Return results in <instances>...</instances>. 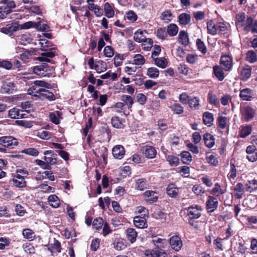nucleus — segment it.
<instances>
[{
    "mask_svg": "<svg viewBox=\"0 0 257 257\" xmlns=\"http://www.w3.org/2000/svg\"><path fill=\"white\" fill-rule=\"evenodd\" d=\"M43 88H51V85L43 80H36L28 90V93L35 97H39Z\"/></svg>",
    "mask_w": 257,
    "mask_h": 257,
    "instance_id": "f257e3e1",
    "label": "nucleus"
},
{
    "mask_svg": "<svg viewBox=\"0 0 257 257\" xmlns=\"http://www.w3.org/2000/svg\"><path fill=\"white\" fill-rule=\"evenodd\" d=\"M240 118L244 122L251 120L255 115V110L248 105L242 106L240 108Z\"/></svg>",
    "mask_w": 257,
    "mask_h": 257,
    "instance_id": "f03ea898",
    "label": "nucleus"
},
{
    "mask_svg": "<svg viewBox=\"0 0 257 257\" xmlns=\"http://www.w3.org/2000/svg\"><path fill=\"white\" fill-rule=\"evenodd\" d=\"M40 56L37 57V60L41 62L53 63L51 59L58 54V50L55 47L43 50Z\"/></svg>",
    "mask_w": 257,
    "mask_h": 257,
    "instance_id": "7ed1b4c3",
    "label": "nucleus"
},
{
    "mask_svg": "<svg viewBox=\"0 0 257 257\" xmlns=\"http://www.w3.org/2000/svg\"><path fill=\"white\" fill-rule=\"evenodd\" d=\"M33 72L41 77H49L53 71L52 67H49L47 64H43L34 67Z\"/></svg>",
    "mask_w": 257,
    "mask_h": 257,
    "instance_id": "20e7f679",
    "label": "nucleus"
},
{
    "mask_svg": "<svg viewBox=\"0 0 257 257\" xmlns=\"http://www.w3.org/2000/svg\"><path fill=\"white\" fill-rule=\"evenodd\" d=\"M89 68L91 69H95L98 73L104 72L107 69L106 63L102 60L96 61L94 63L93 57L89 58L88 61Z\"/></svg>",
    "mask_w": 257,
    "mask_h": 257,
    "instance_id": "39448f33",
    "label": "nucleus"
},
{
    "mask_svg": "<svg viewBox=\"0 0 257 257\" xmlns=\"http://www.w3.org/2000/svg\"><path fill=\"white\" fill-rule=\"evenodd\" d=\"M220 64L224 70L226 71H230L233 65L232 57L228 55H222L220 60Z\"/></svg>",
    "mask_w": 257,
    "mask_h": 257,
    "instance_id": "423d86ee",
    "label": "nucleus"
},
{
    "mask_svg": "<svg viewBox=\"0 0 257 257\" xmlns=\"http://www.w3.org/2000/svg\"><path fill=\"white\" fill-rule=\"evenodd\" d=\"M0 144L5 147L13 148L18 145V142L12 136H4L0 138Z\"/></svg>",
    "mask_w": 257,
    "mask_h": 257,
    "instance_id": "0eeeda50",
    "label": "nucleus"
},
{
    "mask_svg": "<svg viewBox=\"0 0 257 257\" xmlns=\"http://www.w3.org/2000/svg\"><path fill=\"white\" fill-rule=\"evenodd\" d=\"M201 207L199 205L191 206L187 209V215L190 219H198L201 216Z\"/></svg>",
    "mask_w": 257,
    "mask_h": 257,
    "instance_id": "6e6552de",
    "label": "nucleus"
},
{
    "mask_svg": "<svg viewBox=\"0 0 257 257\" xmlns=\"http://www.w3.org/2000/svg\"><path fill=\"white\" fill-rule=\"evenodd\" d=\"M145 257H167V255L162 249L154 248L146 250L145 252Z\"/></svg>",
    "mask_w": 257,
    "mask_h": 257,
    "instance_id": "1a4fd4ad",
    "label": "nucleus"
},
{
    "mask_svg": "<svg viewBox=\"0 0 257 257\" xmlns=\"http://www.w3.org/2000/svg\"><path fill=\"white\" fill-rule=\"evenodd\" d=\"M170 245L172 249L178 251L182 247L183 243L179 236L174 235L169 240Z\"/></svg>",
    "mask_w": 257,
    "mask_h": 257,
    "instance_id": "9d476101",
    "label": "nucleus"
},
{
    "mask_svg": "<svg viewBox=\"0 0 257 257\" xmlns=\"http://www.w3.org/2000/svg\"><path fill=\"white\" fill-rule=\"evenodd\" d=\"M16 90V86L14 83L10 81H6L3 82L1 91L2 93H12Z\"/></svg>",
    "mask_w": 257,
    "mask_h": 257,
    "instance_id": "9b49d317",
    "label": "nucleus"
},
{
    "mask_svg": "<svg viewBox=\"0 0 257 257\" xmlns=\"http://www.w3.org/2000/svg\"><path fill=\"white\" fill-rule=\"evenodd\" d=\"M218 202L217 199L209 196L206 201V209L208 212H212L215 210L218 207Z\"/></svg>",
    "mask_w": 257,
    "mask_h": 257,
    "instance_id": "f8f14e48",
    "label": "nucleus"
},
{
    "mask_svg": "<svg viewBox=\"0 0 257 257\" xmlns=\"http://www.w3.org/2000/svg\"><path fill=\"white\" fill-rule=\"evenodd\" d=\"M19 25L17 23H13L6 25V27L1 28V32L7 35H12L13 34L18 30Z\"/></svg>",
    "mask_w": 257,
    "mask_h": 257,
    "instance_id": "ddd939ff",
    "label": "nucleus"
},
{
    "mask_svg": "<svg viewBox=\"0 0 257 257\" xmlns=\"http://www.w3.org/2000/svg\"><path fill=\"white\" fill-rule=\"evenodd\" d=\"M142 151L148 158L153 159L156 157L157 151L155 148L150 146H145L142 148Z\"/></svg>",
    "mask_w": 257,
    "mask_h": 257,
    "instance_id": "4468645a",
    "label": "nucleus"
},
{
    "mask_svg": "<svg viewBox=\"0 0 257 257\" xmlns=\"http://www.w3.org/2000/svg\"><path fill=\"white\" fill-rule=\"evenodd\" d=\"M251 68L248 65H246L239 69L240 79L243 81H247L250 77Z\"/></svg>",
    "mask_w": 257,
    "mask_h": 257,
    "instance_id": "2eb2a0df",
    "label": "nucleus"
},
{
    "mask_svg": "<svg viewBox=\"0 0 257 257\" xmlns=\"http://www.w3.org/2000/svg\"><path fill=\"white\" fill-rule=\"evenodd\" d=\"M144 199L150 203L157 201L158 199L157 194L156 192L152 190L145 191L143 194Z\"/></svg>",
    "mask_w": 257,
    "mask_h": 257,
    "instance_id": "dca6fc26",
    "label": "nucleus"
},
{
    "mask_svg": "<svg viewBox=\"0 0 257 257\" xmlns=\"http://www.w3.org/2000/svg\"><path fill=\"white\" fill-rule=\"evenodd\" d=\"M244 188L241 183H237L233 187V191L235 198L239 199L242 197L244 192Z\"/></svg>",
    "mask_w": 257,
    "mask_h": 257,
    "instance_id": "f3484780",
    "label": "nucleus"
},
{
    "mask_svg": "<svg viewBox=\"0 0 257 257\" xmlns=\"http://www.w3.org/2000/svg\"><path fill=\"white\" fill-rule=\"evenodd\" d=\"M112 155L115 158L121 159L125 154V150L121 145L115 146L112 150Z\"/></svg>",
    "mask_w": 257,
    "mask_h": 257,
    "instance_id": "a211bd4d",
    "label": "nucleus"
},
{
    "mask_svg": "<svg viewBox=\"0 0 257 257\" xmlns=\"http://www.w3.org/2000/svg\"><path fill=\"white\" fill-rule=\"evenodd\" d=\"M135 226L139 228H145L148 226L147 220L145 216H137L134 218Z\"/></svg>",
    "mask_w": 257,
    "mask_h": 257,
    "instance_id": "6ab92c4d",
    "label": "nucleus"
},
{
    "mask_svg": "<svg viewBox=\"0 0 257 257\" xmlns=\"http://www.w3.org/2000/svg\"><path fill=\"white\" fill-rule=\"evenodd\" d=\"M252 95V90L250 88H244L240 91L239 96L244 101H251Z\"/></svg>",
    "mask_w": 257,
    "mask_h": 257,
    "instance_id": "aec40b11",
    "label": "nucleus"
},
{
    "mask_svg": "<svg viewBox=\"0 0 257 257\" xmlns=\"http://www.w3.org/2000/svg\"><path fill=\"white\" fill-rule=\"evenodd\" d=\"M48 249L52 253H57L61 252V244L60 242L55 238L53 239V242L46 245Z\"/></svg>",
    "mask_w": 257,
    "mask_h": 257,
    "instance_id": "412c9836",
    "label": "nucleus"
},
{
    "mask_svg": "<svg viewBox=\"0 0 257 257\" xmlns=\"http://www.w3.org/2000/svg\"><path fill=\"white\" fill-rule=\"evenodd\" d=\"M179 189L175 185L170 184L167 187V193L171 197L175 198L178 195Z\"/></svg>",
    "mask_w": 257,
    "mask_h": 257,
    "instance_id": "4be33fe9",
    "label": "nucleus"
},
{
    "mask_svg": "<svg viewBox=\"0 0 257 257\" xmlns=\"http://www.w3.org/2000/svg\"><path fill=\"white\" fill-rule=\"evenodd\" d=\"M252 132L251 126L249 124L241 125L239 130V136L241 138H244L249 135Z\"/></svg>",
    "mask_w": 257,
    "mask_h": 257,
    "instance_id": "5701e85b",
    "label": "nucleus"
},
{
    "mask_svg": "<svg viewBox=\"0 0 257 257\" xmlns=\"http://www.w3.org/2000/svg\"><path fill=\"white\" fill-rule=\"evenodd\" d=\"M245 190L248 192H252L257 189V180H248L245 184Z\"/></svg>",
    "mask_w": 257,
    "mask_h": 257,
    "instance_id": "b1692460",
    "label": "nucleus"
},
{
    "mask_svg": "<svg viewBox=\"0 0 257 257\" xmlns=\"http://www.w3.org/2000/svg\"><path fill=\"white\" fill-rule=\"evenodd\" d=\"M187 104L191 108L198 110L200 106V99L196 96L190 97Z\"/></svg>",
    "mask_w": 257,
    "mask_h": 257,
    "instance_id": "393cba45",
    "label": "nucleus"
},
{
    "mask_svg": "<svg viewBox=\"0 0 257 257\" xmlns=\"http://www.w3.org/2000/svg\"><path fill=\"white\" fill-rule=\"evenodd\" d=\"M222 68L218 65H215L213 67V74L219 81H222L224 77V74Z\"/></svg>",
    "mask_w": 257,
    "mask_h": 257,
    "instance_id": "a878e982",
    "label": "nucleus"
},
{
    "mask_svg": "<svg viewBox=\"0 0 257 257\" xmlns=\"http://www.w3.org/2000/svg\"><path fill=\"white\" fill-rule=\"evenodd\" d=\"M203 140L205 145L209 148L214 146L215 144V139L214 137L209 133H206L204 135Z\"/></svg>",
    "mask_w": 257,
    "mask_h": 257,
    "instance_id": "bb28decb",
    "label": "nucleus"
},
{
    "mask_svg": "<svg viewBox=\"0 0 257 257\" xmlns=\"http://www.w3.org/2000/svg\"><path fill=\"white\" fill-rule=\"evenodd\" d=\"M144 33H147L146 31L141 29L137 30V31L134 33V40L138 43L143 42L146 39H147L144 35Z\"/></svg>",
    "mask_w": 257,
    "mask_h": 257,
    "instance_id": "cd10ccee",
    "label": "nucleus"
},
{
    "mask_svg": "<svg viewBox=\"0 0 257 257\" xmlns=\"http://www.w3.org/2000/svg\"><path fill=\"white\" fill-rule=\"evenodd\" d=\"M207 99L209 103L213 104L216 107H218L220 105L219 99L212 91H209L207 95Z\"/></svg>",
    "mask_w": 257,
    "mask_h": 257,
    "instance_id": "c85d7f7f",
    "label": "nucleus"
},
{
    "mask_svg": "<svg viewBox=\"0 0 257 257\" xmlns=\"http://www.w3.org/2000/svg\"><path fill=\"white\" fill-rule=\"evenodd\" d=\"M226 192V190L223 189L218 183L215 184L214 187L210 191V193L215 196H218L223 194Z\"/></svg>",
    "mask_w": 257,
    "mask_h": 257,
    "instance_id": "c756f323",
    "label": "nucleus"
},
{
    "mask_svg": "<svg viewBox=\"0 0 257 257\" xmlns=\"http://www.w3.org/2000/svg\"><path fill=\"white\" fill-rule=\"evenodd\" d=\"M203 120L204 123L207 126H211L214 120L213 114L209 112H205L203 114Z\"/></svg>",
    "mask_w": 257,
    "mask_h": 257,
    "instance_id": "7c9ffc66",
    "label": "nucleus"
},
{
    "mask_svg": "<svg viewBox=\"0 0 257 257\" xmlns=\"http://www.w3.org/2000/svg\"><path fill=\"white\" fill-rule=\"evenodd\" d=\"M126 237L128 240L131 243H134L136 240V238L138 235L137 232L135 229L133 228H128L126 230Z\"/></svg>",
    "mask_w": 257,
    "mask_h": 257,
    "instance_id": "2f4dec72",
    "label": "nucleus"
},
{
    "mask_svg": "<svg viewBox=\"0 0 257 257\" xmlns=\"http://www.w3.org/2000/svg\"><path fill=\"white\" fill-rule=\"evenodd\" d=\"M41 99L47 98L49 100L55 99V96L52 92H50L45 88H43L39 96Z\"/></svg>",
    "mask_w": 257,
    "mask_h": 257,
    "instance_id": "473e14b6",
    "label": "nucleus"
},
{
    "mask_svg": "<svg viewBox=\"0 0 257 257\" xmlns=\"http://www.w3.org/2000/svg\"><path fill=\"white\" fill-rule=\"evenodd\" d=\"M178 40L180 43L186 46L189 43V38L187 33L184 31H181L178 35Z\"/></svg>",
    "mask_w": 257,
    "mask_h": 257,
    "instance_id": "72a5a7b5",
    "label": "nucleus"
},
{
    "mask_svg": "<svg viewBox=\"0 0 257 257\" xmlns=\"http://www.w3.org/2000/svg\"><path fill=\"white\" fill-rule=\"evenodd\" d=\"M148 186V184L145 179L141 178L136 180L135 187L139 190L143 191L146 189Z\"/></svg>",
    "mask_w": 257,
    "mask_h": 257,
    "instance_id": "f704fd0d",
    "label": "nucleus"
},
{
    "mask_svg": "<svg viewBox=\"0 0 257 257\" xmlns=\"http://www.w3.org/2000/svg\"><path fill=\"white\" fill-rule=\"evenodd\" d=\"M105 15L108 18H112L114 15V11L112 6L108 2L105 3L104 6Z\"/></svg>",
    "mask_w": 257,
    "mask_h": 257,
    "instance_id": "c9c22d12",
    "label": "nucleus"
},
{
    "mask_svg": "<svg viewBox=\"0 0 257 257\" xmlns=\"http://www.w3.org/2000/svg\"><path fill=\"white\" fill-rule=\"evenodd\" d=\"M48 200L49 204L54 208H57L60 206V200L55 195H50L48 198Z\"/></svg>",
    "mask_w": 257,
    "mask_h": 257,
    "instance_id": "e433bc0d",
    "label": "nucleus"
},
{
    "mask_svg": "<svg viewBox=\"0 0 257 257\" xmlns=\"http://www.w3.org/2000/svg\"><path fill=\"white\" fill-rule=\"evenodd\" d=\"M178 30V27L176 24H170L167 27V34H168L171 37L175 36L177 34Z\"/></svg>",
    "mask_w": 257,
    "mask_h": 257,
    "instance_id": "4c0bfd02",
    "label": "nucleus"
},
{
    "mask_svg": "<svg viewBox=\"0 0 257 257\" xmlns=\"http://www.w3.org/2000/svg\"><path fill=\"white\" fill-rule=\"evenodd\" d=\"M178 21L180 24L182 25H186L190 22V16L186 13L181 14L179 16Z\"/></svg>",
    "mask_w": 257,
    "mask_h": 257,
    "instance_id": "58836bf2",
    "label": "nucleus"
},
{
    "mask_svg": "<svg viewBox=\"0 0 257 257\" xmlns=\"http://www.w3.org/2000/svg\"><path fill=\"white\" fill-rule=\"evenodd\" d=\"M22 234L24 237L28 239L29 241L33 240L36 237L35 232L29 228L24 229Z\"/></svg>",
    "mask_w": 257,
    "mask_h": 257,
    "instance_id": "ea45409f",
    "label": "nucleus"
},
{
    "mask_svg": "<svg viewBox=\"0 0 257 257\" xmlns=\"http://www.w3.org/2000/svg\"><path fill=\"white\" fill-rule=\"evenodd\" d=\"M60 115L61 112L58 111L50 112L49 115L50 120L54 123L58 124L60 123Z\"/></svg>",
    "mask_w": 257,
    "mask_h": 257,
    "instance_id": "a19ab883",
    "label": "nucleus"
},
{
    "mask_svg": "<svg viewBox=\"0 0 257 257\" xmlns=\"http://www.w3.org/2000/svg\"><path fill=\"white\" fill-rule=\"evenodd\" d=\"M160 74L159 70L156 67H150L147 69V75L151 78H157Z\"/></svg>",
    "mask_w": 257,
    "mask_h": 257,
    "instance_id": "79ce46f5",
    "label": "nucleus"
},
{
    "mask_svg": "<svg viewBox=\"0 0 257 257\" xmlns=\"http://www.w3.org/2000/svg\"><path fill=\"white\" fill-rule=\"evenodd\" d=\"M155 64L158 67L161 68H165L167 66V61L164 57L155 58L153 59Z\"/></svg>",
    "mask_w": 257,
    "mask_h": 257,
    "instance_id": "37998d69",
    "label": "nucleus"
},
{
    "mask_svg": "<svg viewBox=\"0 0 257 257\" xmlns=\"http://www.w3.org/2000/svg\"><path fill=\"white\" fill-rule=\"evenodd\" d=\"M20 43L23 45H26L27 44L30 43L32 40L31 34L26 33L22 34L19 36Z\"/></svg>",
    "mask_w": 257,
    "mask_h": 257,
    "instance_id": "c03bdc74",
    "label": "nucleus"
},
{
    "mask_svg": "<svg viewBox=\"0 0 257 257\" xmlns=\"http://www.w3.org/2000/svg\"><path fill=\"white\" fill-rule=\"evenodd\" d=\"M114 248L117 250H121L126 247L123 240L120 238L115 239L113 243Z\"/></svg>",
    "mask_w": 257,
    "mask_h": 257,
    "instance_id": "a18cd8bd",
    "label": "nucleus"
},
{
    "mask_svg": "<svg viewBox=\"0 0 257 257\" xmlns=\"http://www.w3.org/2000/svg\"><path fill=\"white\" fill-rule=\"evenodd\" d=\"M207 28L208 33L212 35H215L217 32V24L215 25L213 21H211L207 23Z\"/></svg>",
    "mask_w": 257,
    "mask_h": 257,
    "instance_id": "49530a36",
    "label": "nucleus"
},
{
    "mask_svg": "<svg viewBox=\"0 0 257 257\" xmlns=\"http://www.w3.org/2000/svg\"><path fill=\"white\" fill-rule=\"evenodd\" d=\"M152 241L156 246L155 248L162 249V248H164L167 244V241L165 239L156 238L153 239Z\"/></svg>",
    "mask_w": 257,
    "mask_h": 257,
    "instance_id": "de8ad7c7",
    "label": "nucleus"
},
{
    "mask_svg": "<svg viewBox=\"0 0 257 257\" xmlns=\"http://www.w3.org/2000/svg\"><path fill=\"white\" fill-rule=\"evenodd\" d=\"M134 62L133 64L138 66H142L144 65L146 62V60L144 56L140 54H136L134 56Z\"/></svg>",
    "mask_w": 257,
    "mask_h": 257,
    "instance_id": "09e8293b",
    "label": "nucleus"
},
{
    "mask_svg": "<svg viewBox=\"0 0 257 257\" xmlns=\"http://www.w3.org/2000/svg\"><path fill=\"white\" fill-rule=\"evenodd\" d=\"M166 158L171 166H177L179 165V159L177 157L173 155H168L166 156Z\"/></svg>",
    "mask_w": 257,
    "mask_h": 257,
    "instance_id": "8fccbe9b",
    "label": "nucleus"
},
{
    "mask_svg": "<svg viewBox=\"0 0 257 257\" xmlns=\"http://www.w3.org/2000/svg\"><path fill=\"white\" fill-rule=\"evenodd\" d=\"M20 112H23L22 110H20L17 108H13L9 111V116L12 118H19Z\"/></svg>",
    "mask_w": 257,
    "mask_h": 257,
    "instance_id": "3c124183",
    "label": "nucleus"
},
{
    "mask_svg": "<svg viewBox=\"0 0 257 257\" xmlns=\"http://www.w3.org/2000/svg\"><path fill=\"white\" fill-rule=\"evenodd\" d=\"M181 160L184 164H188L192 161V156L190 153L184 151L181 154Z\"/></svg>",
    "mask_w": 257,
    "mask_h": 257,
    "instance_id": "603ef678",
    "label": "nucleus"
},
{
    "mask_svg": "<svg viewBox=\"0 0 257 257\" xmlns=\"http://www.w3.org/2000/svg\"><path fill=\"white\" fill-rule=\"evenodd\" d=\"M111 124L114 127L120 128L123 127V124L122 120L117 116H113L111 118Z\"/></svg>",
    "mask_w": 257,
    "mask_h": 257,
    "instance_id": "864d4df0",
    "label": "nucleus"
},
{
    "mask_svg": "<svg viewBox=\"0 0 257 257\" xmlns=\"http://www.w3.org/2000/svg\"><path fill=\"white\" fill-rule=\"evenodd\" d=\"M171 110L176 114H181L184 112V107L179 103H174L170 106Z\"/></svg>",
    "mask_w": 257,
    "mask_h": 257,
    "instance_id": "5fc2aeb1",
    "label": "nucleus"
},
{
    "mask_svg": "<svg viewBox=\"0 0 257 257\" xmlns=\"http://www.w3.org/2000/svg\"><path fill=\"white\" fill-rule=\"evenodd\" d=\"M196 46L198 50L203 54H205L207 52V48L204 43L200 39L196 40Z\"/></svg>",
    "mask_w": 257,
    "mask_h": 257,
    "instance_id": "6e6d98bb",
    "label": "nucleus"
},
{
    "mask_svg": "<svg viewBox=\"0 0 257 257\" xmlns=\"http://www.w3.org/2000/svg\"><path fill=\"white\" fill-rule=\"evenodd\" d=\"M245 18V15L244 13H241L238 14L236 16L235 23H236V26L237 27L243 26Z\"/></svg>",
    "mask_w": 257,
    "mask_h": 257,
    "instance_id": "4d7b16f0",
    "label": "nucleus"
},
{
    "mask_svg": "<svg viewBox=\"0 0 257 257\" xmlns=\"http://www.w3.org/2000/svg\"><path fill=\"white\" fill-rule=\"evenodd\" d=\"M246 59L250 63H254L256 61V53L253 51H248L246 53Z\"/></svg>",
    "mask_w": 257,
    "mask_h": 257,
    "instance_id": "13d9d810",
    "label": "nucleus"
},
{
    "mask_svg": "<svg viewBox=\"0 0 257 257\" xmlns=\"http://www.w3.org/2000/svg\"><path fill=\"white\" fill-rule=\"evenodd\" d=\"M126 18L127 20L131 22H135L138 19V16L136 13L133 11L130 10L127 12L125 14Z\"/></svg>",
    "mask_w": 257,
    "mask_h": 257,
    "instance_id": "bf43d9fd",
    "label": "nucleus"
},
{
    "mask_svg": "<svg viewBox=\"0 0 257 257\" xmlns=\"http://www.w3.org/2000/svg\"><path fill=\"white\" fill-rule=\"evenodd\" d=\"M37 136L41 139L48 140L51 138V134L45 130H40L37 134Z\"/></svg>",
    "mask_w": 257,
    "mask_h": 257,
    "instance_id": "052dcab7",
    "label": "nucleus"
},
{
    "mask_svg": "<svg viewBox=\"0 0 257 257\" xmlns=\"http://www.w3.org/2000/svg\"><path fill=\"white\" fill-rule=\"evenodd\" d=\"M122 100L126 105L128 108L132 107L134 100L133 98L130 95H124L122 97Z\"/></svg>",
    "mask_w": 257,
    "mask_h": 257,
    "instance_id": "680f3d73",
    "label": "nucleus"
},
{
    "mask_svg": "<svg viewBox=\"0 0 257 257\" xmlns=\"http://www.w3.org/2000/svg\"><path fill=\"white\" fill-rule=\"evenodd\" d=\"M103 224V220L101 217H97L92 222L93 227L96 229H99Z\"/></svg>",
    "mask_w": 257,
    "mask_h": 257,
    "instance_id": "e2e57ef3",
    "label": "nucleus"
},
{
    "mask_svg": "<svg viewBox=\"0 0 257 257\" xmlns=\"http://www.w3.org/2000/svg\"><path fill=\"white\" fill-rule=\"evenodd\" d=\"M23 247L25 251L27 253L34 254L35 252L34 246L31 243H26L24 244Z\"/></svg>",
    "mask_w": 257,
    "mask_h": 257,
    "instance_id": "0e129e2a",
    "label": "nucleus"
},
{
    "mask_svg": "<svg viewBox=\"0 0 257 257\" xmlns=\"http://www.w3.org/2000/svg\"><path fill=\"white\" fill-rule=\"evenodd\" d=\"M244 23V30L246 31L251 30L253 25L252 19L251 17H247Z\"/></svg>",
    "mask_w": 257,
    "mask_h": 257,
    "instance_id": "69168bd1",
    "label": "nucleus"
},
{
    "mask_svg": "<svg viewBox=\"0 0 257 257\" xmlns=\"http://www.w3.org/2000/svg\"><path fill=\"white\" fill-rule=\"evenodd\" d=\"M157 37L161 40H165L167 37V32H166L165 28H160L157 31Z\"/></svg>",
    "mask_w": 257,
    "mask_h": 257,
    "instance_id": "338daca9",
    "label": "nucleus"
},
{
    "mask_svg": "<svg viewBox=\"0 0 257 257\" xmlns=\"http://www.w3.org/2000/svg\"><path fill=\"white\" fill-rule=\"evenodd\" d=\"M171 17L172 14L171 12L170 11H165L161 14L160 18L162 20L168 22L171 20Z\"/></svg>",
    "mask_w": 257,
    "mask_h": 257,
    "instance_id": "774afa93",
    "label": "nucleus"
}]
</instances>
